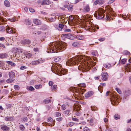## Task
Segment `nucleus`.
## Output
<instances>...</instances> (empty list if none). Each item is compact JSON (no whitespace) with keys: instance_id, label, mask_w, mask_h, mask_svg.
<instances>
[{"instance_id":"obj_55","label":"nucleus","mask_w":131,"mask_h":131,"mask_svg":"<svg viewBox=\"0 0 131 131\" xmlns=\"http://www.w3.org/2000/svg\"><path fill=\"white\" fill-rule=\"evenodd\" d=\"M9 20L10 21L12 22H15V20H16V18H14L11 19H10Z\"/></svg>"},{"instance_id":"obj_20","label":"nucleus","mask_w":131,"mask_h":131,"mask_svg":"<svg viewBox=\"0 0 131 131\" xmlns=\"http://www.w3.org/2000/svg\"><path fill=\"white\" fill-rule=\"evenodd\" d=\"M7 56L8 55L6 53H1L0 54V58L3 59L6 58L7 57Z\"/></svg>"},{"instance_id":"obj_51","label":"nucleus","mask_w":131,"mask_h":131,"mask_svg":"<svg viewBox=\"0 0 131 131\" xmlns=\"http://www.w3.org/2000/svg\"><path fill=\"white\" fill-rule=\"evenodd\" d=\"M100 2V1L99 0H96V1L94 2V4L95 5H96L99 3Z\"/></svg>"},{"instance_id":"obj_62","label":"nucleus","mask_w":131,"mask_h":131,"mask_svg":"<svg viewBox=\"0 0 131 131\" xmlns=\"http://www.w3.org/2000/svg\"><path fill=\"white\" fill-rule=\"evenodd\" d=\"M52 120V119L51 117H49L48 118V121L49 122H51Z\"/></svg>"},{"instance_id":"obj_7","label":"nucleus","mask_w":131,"mask_h":131,"mask_svg":"<svg viewBox=\"0 0 131 131\" xmlns=\"http://www.w3.org/2000/svg\"><path fill=\"white\" fill-rule=\"evenodd\" d=\"M80 108L79 105H75L74 106L73 110L76 112L75 114L77 116H79L80 114Z\"/></svg>"},{"instance_id":"obj_60","label":"nucleus","mask_w":131,"mask_h":131,"mask_svg":"<svg viewBox=\"0 0 131 131\" xmlns=\"http://www.w3.org/2000/svg\"><path fill=\"white\" fill-rule=\"evenodd\" d=\"M5 82V81L4 80H2L0 81V84H4Z\"/></svg>"},{"instance_id":"obj_37","label":"nucleus","mask_w":131,"mask_h":131,"mask_svg":"<svg viewBox=\"0 0 131 131\" xmlns=\"http://www.w3.org/2000/svg\"><path fill=\"white\" fill-rule=\"evenodd\" d=\"M25 56L26 57L28 58H29L31 57L32 56L31 54L29 53H28L25 54Z\"/></svg>"},{"instance_id":"obj_50","label":"nucleus","mask_w":131,"mask_h":131,"mask_svg":"<svg viewBox=\"0 0 131 131\" xmlns=\"http://www.w3.org/2000/svg\"><path fill=\"white\" fill-rule=\"evenodd\" d=\"M60 59V57H58L54 59V61L56 62L58 61Z\"/></svg>"},{"instance_id":"obj_64","label":"nucleus","mask_w":131,"mask_h":131,"mask_svg":"<svg viewBox=\"0 0 131 131\" xmlns=\"http://www.w3.org/2000/svg\"><path fill=\"white\" fill-rule=\"evenodd\" d=\"M53 84V82L51 81H50L49 82V86L52 85Z\"/></svg>"},{"instance_id":"obj_30","label":"nucleus","mask_w":131,"mask_h":131,"mask_svg":"<svg viewBox=\"0 0 131 131\" xmlns=\"http://www.w3.org/2000/svg\"><path fill=\"white\" fill-rule=\"evenodd\" d=\"M127 60V59H123L121 60L120 62L122 64H124L126 62Z\"/></svg>"},{"instance_id":"obj_2","label":"nucleus","mask_w":131,"mask_h":131,"mask_svg":"<svg viewBox=\"0 0 131 131\" xmlns=\"http://www.w3.org/2000/svg\"><path fill=\"white\" fill-rule=\"evenodd\" d=\"M66 48V46L64 43L56 42L55 43H54V47L53 46L52 47H50V50H52V51L54 52H58V50L59 51L60 50L62 51L64 50Z\"/></svg>"},{"instance_id":"obj_5","label":"nucleus","mask_w":131,"mask_h":131,"mask_svg":"<svg viewBox=\"0 0 131 131\" xmlns=\"http://www.w3.org/2000/svg\"><path fill=\"white\" fill-rule=\"evenodd\" d=\"M110 100L112 104L115 105L118 104V99L114 94H113L112 93H110Z\"/></svg>"},{"instance_id":"obj_53","label":"nucleus","mask_w":131,"mask_h":131,"mask_svg":"<svg viewBox=\"0 0 131 131\" xmlns=\"http://www.w3.org/2000/svg\"><path fill=\"white\" fill-rule=\"evenodd\" d=\"M55 114L57 116H60L61 115V113L58 112H56L55 113Z\"/></svg>"},{"instance_id":"obj_45","label":"nucleus","mask_w":131,"mask_h":131,"mask_svg":"<svg viewBox=\"0 0 131 131\" xmlns=\"http://www.w3.org/2000/svg\"><path fill=\"white\" fill-rule=\"evenodd\" d=\"M66 106L64 104H63L62 105L61 109L63 110H64L66 109Z\"/></svg>"},{"instance_id":"obj_14","label":"nucleus","mask_w":131,"mask_h":131,"mask_svg":"<svg viewBox=\"0 0 131 131\" xmlns=\"http://www.w3.org/2000/svg\"><path fill=\"white\" fill-rule=\"evenodd\" d=\"M41 3L42 5H49L50 4L51 2L49 0H43Z\"/></svg>"},{"instance_id":"obj_39","label":"nucleus","mask_w":131,"mask_h":131,"mask_svg":"<svg viewBox=\"0 0 131 131\" xmlns=\"http://www.w3.org/2000/svg\"><path fill=\"white\" fill-rule=\"evenodd\" d=\"M11 118L12 117H6L5 118V119L6 121H10Z\"/></svg>"},{"instance_id":"obj_52","label":"nucleus","mask_w":131,"mask_h":131,"mask_svg":"<svg viewBox=\"0 0 131 131\" xmlns=\"http://www.w3.org/2000/svg\"><path fill=\"white\" fill-rule=\"evenodd\" d=\"M27 121V118L26 117H24L23 118V121L25 122Z\"/></svg>"},{"instance_id":"obj_54","label":"nucleus","mask_w":131,"mask_h":131,"mask_svg":"<svg viewBox=\"0 0 131 131\" xmlns=\"http://www.w3.org/2000/svg\"><path fill=\"white\" fill-rule=\"evenodd\" d=\"M90 129L87 127H85L83 129V131H90Z\"/></svg>"},{"instance_id":"obj_27","label":"nucleus","mask_w":131,"mask_h":131,"mask_svg":"<svg viewBox=\"0 0 131 131\" xmlns=\"http://www.w3.org/2000/svg\"><path fill=\"white\" fill-rule=\"evenodd\" d=\"M6 62L9 64L11 66L14 67L16 65V64L15 63L12 61H6Z\"/></svg>"},{"instance_id":"obj_13","label":"nucleus","mask_w":131,"mask_h":131,"mask_svg":"<svg viewBox=\"0 0 131 131\" xmlns=\"http://www.w3.org/2000/svg\"><path fill=\"white\" fill-rule=\"evenodd\" d=\"M125 70L127 72H130L131 71V64H127L125 67Z\"/></svg>"},{"instance_id":"obj_21","label":"nucleus","mask_w":131,"mask_h":131,"mask_svg":"<svg viewBox=\"0 0 131 131\" xmlns=\"http://www.w3.org/2000/svg\"><path fill=\"white\" fill-rule=\"evenodd\" d=\"M90 10V7L88 5H86L84 8L83 11L84 12H87Z\"/></svg>"},{"instance_id":"obj_47","label":"nucleus","mask_w":131,"mask_h":131,"mask_svg":"<svg viewBox=\"0 0 131 131\" xmlns=\"http://www.w3.org/2000/svg\"><path fill=\"white\" fill-rule=\"evenodd\" d=\"M73 6L71 5H70L68 7V10H71Z\"/></svg>"},{"instance_id":"obj_32","label":"nucleus","mask_w":131,"mask_h":131,"mask_svg":"<svg viewBox=\"0 0 131 131\" xmlns=\"http://www.w3.org/2000/svg\"><path fill=\"white\" fill-rule=\"evenodd\" d=\"M35 87L36 89H41L42 88V86L41 85L39 84L35 85Z\"/></svg>"},{"instance_id":"obj_23","label":"nucleus","mask_w":131,"mask_h":131,"mask_svg":"<svg viewBox=\"0 0 131 131\" xmlns=\"http://www.w3.org/2000/svg\"><path fill=\"white\" fill-rule=\"evenodd\" d=\"M4 3L5 5L7 7H9L10 6V4L9 2L7 0L5 1L4 2Z\"/></svg>"},{"instance_id":"obj_31","label":"nucleus","mask_w":131,"mask_h":131,"mask_svg":"<svg viewBox=\"0 0 131 131\" xmlns=\"http://www.w3.org/2000/svg\"><path fill=\"white\" fill-rule=\"evenodd\" d=\"M23 43L25 44H29L30 43V41L29 40H25L23 41Z\"/></svg>"},{"instance_id":"obj_26","label":"nucleus","mask_w":131,"mask_h":131,"mask_svg":"<svg viewBox=\"0 0 131 131\" xmlns=\"http://www.w3.org/2000/svg\"><path fill=\"white\" fill-rule=\"evenodd\" d=\"M77 38L79 40H82L84 39V37L83 36L79 35L76 36Z\"/></svg>"},{"instance_id":"obj_8","label":"nucleus","mask_w":131,"mask_h":131,"mask_svg":"<svg viewBox=\"0 0 131 131\" xmlns=\"http://www.w3.org/2000/svg\"><path fill=\"white\" fill-rule=\"evenodd\" d=\"M69 23L70 24V25H74L76 24L75 19L73 17L71 16H70L69 17Z\"/></svg>"},{"instance_id":"obj_43","label":"nucleus","mask_w":131,"mask_h":131,"mask_svg":"<svg viewBox=\"0 0 131 131\" xmlns=\"http://www.w3.org/2000/svg\"><path fill=\"white\" fill-rule=\"evenodd\" d=\"M78 45V43L76 42H74L72 44L73 46L74 47H76Z\"/></svg>"},{"instance_id":"obj_34","label":"nucleus","mask_w":131,"mask_h":131,"mask_svg":"<svg viewBox=\"0 0 131 131\" xmlns=\"http://www.w3.org/2000/svg\"><path fill=\"white\" fill-rule=\"evenodd\" d=\"M27 90H29L31 91H34L35 90L34 88L31 86H30L28 87V88L27 87Z\"/></svg>"},{"instance_id":"obj_25","label":"nucleus","mask_w":131,"mask_h":131,"mask_svg":"<svg viewBox=\"0 0 131 131\" xmlns=\"http://www.w3.org/2000/svg\"><path fill=\"white\" fill-rule=\"evenodd\" d=\"M51 90L52 91H55L57 89V87L56 85H52L51 86Z\"/></svg>"},{"instance_id":"obj_33","label":"nucleus","mask_w":131,"mask_h":131,"mask_svg":"<svg viewBox=\"0 0 131 131\" xmlns=\"http://www.w3.org/2000/svg\"><path fill=\"white\" fill-rule=\"evenodd\" d=\"M14 79L13 78H12V79L9 78V79H7L6 80V81L7 83H10L11 82H13L14 81Z\"/></svg>"},{"instance_id":"obj_58","label":"nucleus","mask_w":131,"mask_h":131,"mask_svg":"<svg viewBox=\"0 0 131 131\" xmlns=\"http://www.w3.org/2000/svg\"><path fill=\"white\" fill-rule=\"evenodd\" d=\"M26 68H27L26 67L24 66H21L20 67V69L21 70H24L25 69H26Z\"/></svg>"},{"instance_id":"obj_18","label":"nucleus","mask_w":131,"mask_h":131,"mask_svg":"<svg viewBox=\"0 0 131 131\" xmlns=\"http://www.w3.org/2000/svg\"><path fill=\"white\" fill-rule=\"evenodd\" d=\"M42 63V61H39L38 60L36 61H32L31 63H30L32 65H35L36 64H38L39 63Z\"/></svg>"},{"instance_id":"obj_36","label":"nucleus","mask_w":131,"mask_h":131,"mask_svg":"<svg viewBox=\"0 0 131 131\" xmlns=\"http://www.w3.org/2000/svg\"><path fill=\"white\" fill-rule=\"evenodd\" d=\"M20 129L21 130H24L25 129V127L23 125H21L19 126Z\"/></svg>"},{"instance_id":"obj_28","label":"nucleus","mask_w":131,"mask_h":131,"mask_svg":"<svg viewBox=\"0 0 131 131\" xmlns=\"http://www.w3.org/2000/svg\"><path fill=\"white\" fill-rule=\"evenodd\" d=\"M104 66L107 68H109L111 67V65L108 63L104 64Z\"/></svg>"},{"instance_id":"obj_15","label":"nucleus","mask_w":131,"mask_h":131,"mask_svg":"<svg viewBox=\"0 0 131 131\" xmlns=\"http://www.w3.org/2000/svg\"><path fill=\"white\" fill-rule=\"evenodd\" d=\"M85 29L86 30H88L89 31L91 32H94L95 31V30L92 27L90 26L87 27L86 26L85 28Z\"/></svg>"},{"instance_id":"obj_48","label":"nucleus","mask_w":131,"mask_h":131,"mask_svg":"<svg viewBox=\"0 0 131 131\" xmlns=\"http://www.w3.org/2000/svg\"><path fill=\"white\" fill-rule=\"evenodd\" d=\"M63 119V118L62 117H60L57 118H56V120L57 121L60 122Z\"/></svg>"},{"instance_id":"obj_35","label":"nucleus","mask_w":131,"mask_h":131,"mask_svg":"<svg viewBox=\"0 0 131 131\" xmlns=\"http://www.w3.org/2000/svg\"><path fill=\"white\" fill-rule=\"evenodd\" d=\"M120 116L119 115L116 114L114 116V118L116 119H117L120 118Z\"/></svg>"},{"instance_id":"obj_40","label":"nucleus","mask_w":131,"mask_h":131,"mask_svg":"<svg viewBox=\"0 0 131 131\" xmlns=\"http://www.w3.org/2000/svg\"><path fill=\"white\" fill-rule=\"evenodd\" d=\"M78 85L79 87H85L86 85L84 83H81L78 84Z\"/></svg>"},{"instance_id":"obj_42","label":"nucleus","mask_w":131,"mask_h":131,"mask_svg":"<svg viewBox=\"0 0 131 131\" xmlns=\"http://www.w3.org/2000/svg\"><path fill=\"white\" fill-rule=\"evenodd\" d=\"M80 67H79V69L80 70H82V71L83 72H85V70H86V71H87V70L85 69L84 68H82L81 67V69H80Z\"/></svg>"},{"instance_id":"obj_56","label":"nucleus","mask_w":131,"mask_h":131,"mask_svg":"<svg viewBox=\"0 0 131 131\" xmlns=\"http://www.w3.org/2000/svg\"><path fill=\"white\" fill-rule=\"evenodd\" d=\"M51 100L50 99L46 100H44V102L46 103H48L50 102Z\"/></svg>"},{"instance_id":"obj_22","label":"nucleus","mask_w":131,"mask_h":131,"mask_svg":"<svg viewBox=\"0 0 131 131\" xmlns=\"http://www.w3.org/2000/svg\"><path fill=\"white\" fill-rule=\"evenodd\" d=\"M9 77L10 78H13L15 77V74L14 72L11 71L9 72L8 74Z\"/></svg>"},{"instance_id":"obj_44","label":"nucleus","mask_w":131,"mask_h":131,"mask_svg":"<svg viewBox=\"0 0 131 131\" xmlns=\"http://www.w3.org/2000/svg\"><path fill=\"white\" fill-rule=\"evenodd\" d=\"M14 89L16 90H18L19 89V87L18 85H15L14 86Z\"/></svg>"},{"instance_id":"obj_46","label":"nucleus","mask_w":131,"mask_h":131,"mask_svg":"<svg viewBox=\"0 0 131 131\" xmlns=\"http://www.w3.org/2000/svg\"><path fill=\"white\" fill-rule=\"evenodd\" d=\"M72 121L75 122H79V120L78 119L75 117H72Z\"/></svg>"},{"instance_id":"obj_49","label":"nucleus","mask_w":131,"mask_h":131,"mask_svg":"<svg viewBox=\"0 0 131 131\" xmlns=\"http://www.w3.org/2000/svg\"><path fill=\"white\" fill-rule=\"evenodd\" d=\"M73 95L75 97H77L79 95V93L78 92H75V93L73 94Z\"/></svg>"},{"instance_id":"obj_63","label":"nucleus","mask_w":131,"mask_h":131,"mask_svg":"<svg viewBox=\"0 0 131 131\" xmlns=\"http://www.w3.org/2000/svg\"><path fill=\"white\" fill-rule=\"evenodd\" d=\"M29 11L31 12H35L34 10L32 8H30L29 9Z\"/></svg>"},{"instance_id":"obj_10","label":"nucleus","mask_w":131,"mask_h":131,"mask_svg":"<svg viewBox=\"0 0 131 131\" xmlns=\"http://www.w3.org/2000/svg\"><path fill=\"white\" fill-rule=\"evenodd\" d=\"M102 77V79L104 81L107 80L108 77V74L106 72H103L101 74Z\"/></svg>"},{"instance_id":"obj_19","label":"nucleus","mask_w":131,"mask_h":131,"mask_svg":"<svg viewBox=\"0 0 131 131\" xmlns=\"http://www.w3.org/2000/svg\"><path fill=\"white\" fill-rule=\"evenodd\" d=\"M34 23L36 24L37 25H40L41 24V21L39 19H35L33 20Z\"/></svg>"},{"instance_id":"obj_29","label":"nucleus","mask_w":131,"mask_h":131,"mask_svg":"<svg viewBox=\"0 0 131 131\" xmlns=\"http://www.w3.org/2000/svg\"><path fill=\"white\" fill-rule=\"evenodd\" d=\"M70 112V110H67L63 112V114H65L66 116L69 115V113Z\"/></svg>"},{"instance_id":"obj_59","label":"nucleus","mask_w":131,"mask_h":131,"mask_svg":"<svg viewBox=\"0 0 131 131\" xmlns=\"http://www.w3.org/2000/svg\"><path fill=\"white\" fill-rule=\"evenodd\" d=\"M4 64L3 61H0V67H2L4 65Z\"/></svg>"},{"instance_id":"obj_9","label":"nucleus","mask_w":131,"mask_h":131,"mask_svg":"<svg viewBox=\"0 0 131 131\" xmlns=\"http://www.w3.org/2000/svg\"><path fill=\"white\" fill-rule=\"evenodd\" d=\"M62 35L67 38L71 40L73 39L74 38L73 36L71 34H63Z\"/></svg>"},{"instance_id":"obj_3","label":"nucleus","mask_w":131,"mask_h":131,"mask_svg":"<svg viewBox=\"0 0 131 131\" xmlns=\"http://www.w3.org/2000/svg\"><path fill=\"white\" fill-rule=\"evenodd\" d=\"M81 57L77 56L68 59L66 62V64L68 66H71L77 64L78 65L79 62L81 61Z\"/></svg>"},{"instance_id":"obj_38","label":"nucleus","mask_w":131,"mask_h":131,"mask_svg":"<svg viewBox=\"0 0 131 131\" xmlns=\"http://www.w3.org/2000/svg\"><path fill=\"white\" fill-rule=\"evenodd\" d=\"M123 53L124 54L128 55H129L130 54L129 51H126V50H125V51H124L123 52Z\"/></svg>"},{"instance_id":"obj_4","label":"nucleus","mask_w":131,"mask_h":131,"mask_svg":"<svg viewBox=\"0 0 131 131\" xmlns=\"http://www.w3.org/2000/svg\"><path fill=\"white\" fill-rule=\"evenodd\" d=\"M104 13L105 10L104 9L102 8H100L98 10L95 11L94 14V16L97 19H101L104 17Z\"/></svg>"},{"instance_id":"obj_11","label":"nucleus","mask_w":131,"mask_h":131,"mask_svg":"<svg viewBox=\"0 0 131 131\" xmlns=\"http://www.w3.org/2000/svg\"><path fill=\"white\" fill-rule=\"evenodd\" d=\"M64 27V25L61 23L59 24L56 25L55 26V27L60 31Z\"/></svg>"},{"instance_id":"obj_41","label":"nucleus","mask_w":131,"mask_h":131,"mask_svg":"<svg viewBox=\"0 0 131 131\" xmlns=\"http://www.w3.org/2000/svg\"><path fill=\"white\" fill-rule=\"evenodd\" d=\"M79 91H81V93L82 94H83L84 92L85 91V90L84 89H79Z\"/></svg>"},{"instance_id":"obj_17","label":"nucleus","mask_w":131,"mask_h":131,"mask_svg":"<svg viewBox=\"0 0 131 131\" xmlns=\"http://www.w3.org/2000/svg\"><path fill=\"white\" fill-rule=\"evenodd\" d=\"M1 128L2 130L6 131H8L9 129V128L8 127L4 125H1Z\"/></svg>"},{"instance_id":"obj_24","label":"nucleus","mask_w":131,"mask_h":131,"mask_svg":"<svg viewBox=\"0 0 131 131\" xmlns=\"http://www.w3.org/2000/svg\"><path fill=\"white\" fill-rule=\"evenodd\" d=\"M56 19V17L54 16H52L48 18V20L50 22H52L54 21Z\"/></svg>"},{"instance_id":"obj_61","label":"nucleus","mask_w":131,"mask_h":131,"mask_svg":"<svg viewBox=\"0 0 131 131\" xmlns=\"http://www.w3.org/2000/svg\"><path fill=\"white\" fill-rule=\"evenodd\" d=\"M105 38H101L99 39V40L100 41H103L105 40Z\"/></svg>"},{"instance_id":"obj_16","label":"nucleus","mask_w":131,"mask_h":131,"mask_svg":"<svg viewBox=\"0 0 131 131\" xmlns=\"http://www.w3.org/2000/svg\"><path fill=\"white\" fill-rule=\"evenodd\" d=\"M94 94V92L92 91L88 92L85 94V96L86 97H89L92 96Z\"/></svg>"},{"instance_id":"obj_6","label":"nucleus","mask_w":131,"mask_h":131,"mask_svg":"<svg viewBox=\"0 0 131 131\" xmlns=\"http://www.w3.org/2000/svg\"><path fill=\"white\" fill-rule=\"evenodd\" d=\"M6 31L9 34H13L16 32V31L15 29L10 26H7L6 27Z\"/></svg>"},{"instance_id":"obj_12","label":"nucleus","mask_w":131,"mask_h":131,"mask_svg":"<svg viewBox=\"0 0 131 131\" xmlns=\"http://www.w3.org/2000/svg\"><path fill=\"white\" fill-rule=\"evenodd\" d=\"M124 98L126 99V98L129 96L131 94L130 91V90H127L124 92Z\"/></svg>"},{"instance_id":"obj_57","label":"nucleus","mask_w":131,"mask_h":131,"mask_svg":"<svg viewBox=\"0 0 131 131\" xmlns=\"http://www.w3.org/2000/svg\"><path fill=\"white\" fill-rule=\"evenodd\" d=\"M116 90L117 91V92L119 94H121L122 92L118 88H116Z\"/></svg>"},{"instance_id":"obj_1","label":"nucleus","mask_w":131,"mask_h":131,"mask_svg":"<svg viewBox=\"0 0 131 131\" xmlns=\"http://www.w3.org/2000/svg\"><path fill=\"white\" fill-rule=\"evenodd\" d=\"M61 66L60 64L56 63L52 65L51 70L54 73L57 72V74L59 75H63V79H65L67 78V75H66L68 71L67 70L61 69Z\"/></svg>"}]
</instances>
